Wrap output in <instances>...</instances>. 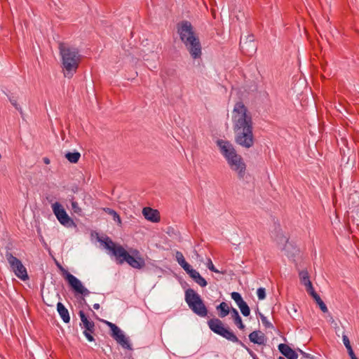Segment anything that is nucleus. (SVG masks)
I'll use <instances>...</instances> for the list:
<instances>
[{
  "label": "nucleus",
  "mask_w": 359,
  "mask_h": 359,
  "mask_svg": "<svg viewBox=\"0 0 359 359\" xmlns=\"http://www.w3.org/2000/svg\"><path fill=\"white\" fill-rule=\"evenodd\" d=\"M216 143L230 168L237 173L239 180H244L246 164L243 157L237 153L234 146L229 141L222 139L217 140Z\"/></svg>",
  "instance_id": "1"
},
{
  "label": "nucleus",
  "mask_w": 359,
  "mask_h": 359,
  "mask_svg": "<svg viewBox=\"0 0 359 359\" xmlns=\"http://www.w3.org/2000/svg\"><path fill=\"white\" fill-rule=\"evenodd\" d=\"M177 31L180 40L184 44L191 57L197 59L202 55V47L198 36L196 34L191 23L183 20L177 25Z\"/></svg>",
  "instance_id": "2"
},
{
  "label": "nucleus",
  "mask_w": 359,
  "mask_h": 359,
  "mask_svg": "<svg viewBox=\"0 0 359 359\" xmlns=\"http://www.w3.org/2000/svg\"><path fill=\"white\" fill-rule=\"evenodd\" d=\"M58 49L61 57L62 67L65 76L71 77L76 73L81 60V55L78 48L67 43L59 41Z\"/></svg>",
  "instance_id": "3"
},
{
  "label": "nucleus",
  "mask_w": 359,
  "mask_h": 359,
  "mask_svg": "<svg viewBox=\"0 0 359 359\" xmlns=\"http://www.w3.org/2000/svg\"><path fill=\"white\" fill-rule=\"evenodd\" d=\"M99 241L104 243V248L115 257L117 264H122L126 262L131 267L137 269H142L145 266V262L142 257L130 255L122 245L116 244L110 238L106 237L104 240Z\"/></svg>",
  "instance_id": "4"
},
{
  "label": "nucleus",
  "mask_w": 359,
  "mask_h": 359,
  "mask_svg": "<svg viewBox=\"0 0 359 359\" xmlns=\"http://www.w3.org/2000/svg\"><path fill=\"white\" fill-rule=\"evenodd\" d=\"M232 121L234 135L241 133H253L252 116L242 102L235 104Z\"/></svg>",
  "instance_id": "5"
},
{
  "label": "nucleus",
  "mask_w": 359,
  "mask_h": 359,
  "mask_svg": "<svg viewBox=\"0 0 359 359\" xmlns=\"http://www.w3.org/2000/svg\"><path fill=\"white\" fill-rule=\"evenodd\" d=\"M232 121L234 135L241 133H253L252 116L242 102L235 104Z\"/></svg>",
  "instance_id": "6"
},
{
  "label": "nucleus",
  "mask_w": 359,
  "mask_h": 359,
  "mask_svg": "<svg viewBox=\"0 0 359 359\" xmlns=\"http://www.w3.org/2000/svg\"><path fill=\"white\" fill-rule=\"evenodd\" d=\"M208 325L210 330L214 333L222 337L228 341L241 345L247 350L253 359H257V355L237 337L229 327H225L220 319L216 318H211L208 321Z\"/></svg>",
  "instance_id": "7"
},
{
  "label": "nucleus",
  "mask_w": 359,
  "mask_h": 359,
  "mask_svg": "<svg viewBox=\"0 0 359 359\" xmlns=\"http://www.w3.org/2000/svg\"><path fill=\"white\" fill-rule=\"evenodd\" d=\"M185 301L189 307L196 315L205 317L208 315V309L200 295L193 289L189 288L185 291Z\"/></svg>",
  "instance_id": "8"
},
{
  "label": "nucleus",
  "mask_w": 359,
  "mask_h": 359,
  "mask_svg": "<svg viewBox=\"0 0 359 359\" xmlns=\"http://www.w3.org/2000/svg\"><path fill=\"white\" fill-rule=\"evenodd\" d=\"M58 266L62 272L63 278L74 293L84 297L90 294V291L83 285L80 280L65 270L62 266L58 264Z\"/></svg>",
  "instance_id": "9"
},
{
  "label": "nucleus",
  "mask_w": 359,
  "mask_h": 359,
  "mask_svg": "<svg viewBox=\"0 0 359 359\" xmlns=\"http://www.w3.org/2000/svg\"><path fill=\"white\" fill-rule=\"evenodd\" d=\"M5 256L15 275L22 280H28L29 276L27 269L22 262L9 252H6Z\"/></svg>",
  "instance_id": "10"
},
{
  "label": "nucleus",
  "mask_w": 359,
  "mask_h": 359,
  "mask_svg": "<svg viewBox=\"0 0 359 359\" xmlns=\"http://www.w3.org/2000/svg\"><path fill=\"white\" fill-rule=\"evenodd\" d=\"M240 49L247 56H252L257 51V46L253 35H248L245 38L241 39Z\"/></svg>",
  "instance_id": "11"
},
{
  "label": "nucleus",
  "mask_w": 359,
  "mask_h": 359,
  "mask_svg": "<svg viewBox=\"0 0 359 359\" xmlns=\"http://www.w3.org/2000/svg\"><path fill=\"white\" fill-rule=\"evenodd\" d=\"M52 209L61 224L65 226H71L74 224L73 220L69 217L60 203L55 202L53 203L52 205Z\"/></svg>",
  "instance_id": "12"
},
{
  "label": "nucleus",
  "mask_w": 359,
  "mask_h": 359,
  "mask_svg": "<svg viewBox=\"0 0 359 359\" xmlns=\"http://www.w3.org/2000/svg\"><path fill=\"white\" fill-rule=\"evenodd\" d=\"M234 139L236 144L245 149H250L253 147L255 142L253 133L235 135Z\"/></svg>",
  "instance_id": "13"
},
{
  "label": "nucleus",
  "mask_w": 359,
  "mask_h": 359,
  "mask_svg": "<svg viewBox=\"0 0 359 359\" xmlns=\"http://www.w3.org/2000/svg\"><path fill=\"white\" fill-rule=\"evenodd\" d=\"M111 336L123 348L129 350L132 349L131 345L130 344L128 339L125 337L118 327H115V328L114 327V330H111Z\"/></svg>",
  "instance_id": "14"
},
{
  "label": "nucleus",
  "mask_w": 359,
  "mask_h": 359,
  "mask_svg": "<svg viewBox=\"0 0 359 359\" xmlns=\"http://www.w3.org/2000/svg\"><path fill=\"white\" fill-rule=\"evenodd\" d=\"M142 214L144 218L149 221L152 222H158L160 221V214L157 210L146 207L143 208Z\"/></svg>",
  "instance_id": "15"
},
{
  "label": "nucleus",
  "mask_w": 359,
  "mask_h": 359,
  "mask_svg": "<svg viewBox=\"0 0 359 359\" xmlns=\"http://www.w3.org/2000/svg\"><path fill=\"white\" fill-rule=\"evenodd\" d=\"M278 348L281 354L287 359H297L298 354L289 345L280 344Z\"/></svg>",
  "instance_id": "16"
},
{
  "label": "nucleus",
  "mask_w": 359,
  "mask_h": 359,
  "mask_svg": "<svg viewBox=\"0 0 359 359\" xmlns=\"http://www.w3.org/2000/svg\"><path fill=\"white\" fill-rule=\"evenodd\" d=\"M251 342L259 345H263L266 341V337L261 331H253L249 334Z\"/></svg>",
  "instance_id": "17"
},
{
  "label": "nucleus",
  "mask_w": 359,
  "mask_h": 359,
  "mask_svg": "<svg viewBox=\"0 0 359 359\" xmlns=\"http://www.w3.org/2000/svg\"><path fill=\"white\" fill-rule=\"evenodd\" d=\"M57 311L60 316L61 318L65 323H69L70 321V316L67 309L61 302L57 304Z\"/></svg>",
  "instance_id": "18"
},
{
  "label": "nucleus",
  "mask_w": 359,
  "mask_h": 359,
  "mask_svg": "<svg viewBox=\"0 0 359 359\" xmlns=\"http://www.w3.org/2000/svg\"><path fill=\"white\" fill-rule=\"evenodd\" d=\"M79 315L81 321L80 325L84 328V330L86 328H93V326L95 325V323L89 319L83 311H79Z\"/></svg>",
  "instance_id": "19"
},
{
  "label": "nucleus",
  "mask_w": 359,
  "mask_h": 359,
  "mask_svg": "<svg viewBox=\"0 0 359 359\" xmlns=\"http://www.w3.org/2000/svg\"><path fill=\"white\" fill-rule=\"evenodd\" d=\"M231 317L233 320V322L235 323V325L241 330H243L245 327V325L243 323V321H242V319H241V317L240 316L238 311L234 309V308H231Z\"/></svg>",
  "instance_id": "20"
},
{
  "label": "nucleus",
  "mask_w": 359,
  "mask_h": 359,
  "mask_svg": "<svg viewBox=\"0 0 359 359\" xmlns=\"http://www.w3.org/2000/svg\"><path fill=\"white\" fill-rule=\"evenodd\" d=\"M217 310L218 311V316L221 318L226 317L229 313H231V309H229V305L224 302H222L217 306Z\"/></svg>",
  "instance_id": "21"
},
{
  "label": "nucleus",
  "mask_w": 359,
  "mask_h": 359,
  "mask_svg": "<svg viewBox=\"0 0 359 359\" xmlns=\"http://www.w3.org/2000/svg\"><path fill=\"white\" fill-rule=\"evenodd\" d=\"M189 276L201 287H203L208 285L205 279L203 278L196 270L192 272Z\"/></svg>",
  "instance_id": "22"
},
{
  "label": "nucleus",
  "mask_w": 359,
  "mask_h": 359,
  "mask_svg": "<svg viewBox=\"0 0 359 359\" xmlns=\"http://www.w3.org/2000/svg\"><path fill=\"white\" fill-rule=\"evenodd\" d=\"M66 158L72 163H76L81 157V154L78 151L75 152H67L65 154Z\"/></svg>",
  "instance_id": "23"
},
{
  "label": "nucleus",
  "mask_w": 359,
  "mask_h": 359,
  "mask_svg": "<svg viewBox=\"0 0 359 359\" xmlns=\"http://www.w3.org/2000/svg\"><path fill=\"white\" fill-rule=\"evenodd\" d=\"M231 298L235 301V302L236 303V304L238 305V307H240L241 306H242L245 303H246L242 298L241 294L238 292H233L231 294Z\"/></svg>",
  "instance_id": "24"
},
{
  "label": "nucleus",
  "mask_w": 359,
  "mask_h": 359,
  "mask_svg": "<svg viewBox=\"0 0 359 359\" xmlns=\"http://www.w3.org/2000/svg\"><path fill=\"white\" fill-rule=\"evenodd\" d=\"M231 298L235 301V302L236 303V304L238 305V307H240L241 306H242L245 303H246L242 298L241 294L238 292H233L231 294Z\"/></svg>",
  "instance_id": "25"
},
{
  "label": "nucleus",
  "mask_w": 359,
  "mask_h": 359,
  "mask_svg": "<svg viewBox=\"0 0 359 359\" xmlns=\"http://www.w3.org/2000/svg\"><path fill=\"white\" fill-rule=\"evenodd\" d=\"M8 97L11 104L20 112L21 116L23 117V111L20 105L18 103L17 97L9 95H8Z\"/></svg>",
  "instance_id": "26"
},
{
  "label": "nucleus",
  "mask_w": 359,
  "mask_h": 359,
  "mask_svg": "<svg viewBox=\"0 0 359 359\" xmlns=\"http://www.w3.org/2000/svg\"><path fill=\"white\" fill-rule=\"evenodd\" d=\"M104 211L106 213L111 215L115 222H117L118 223H121V219L119 215L114 210L109 208H104Z\"/></svg>",
  "instance_id": "27"
},
{
  "label": "nucleus",
  "mask_w": 359,
  "mask_h": 359,
  "mask_svg": "<svg viewBox=\"0 0 359 359\" xmlns=\"http://www.w3.org/2000/svg\"><path fill=\"white\" fill-rule=\"evenodd\" d=\"M95 325L93 326V328H86L83 331V334L87 338L89 341H95V339L93 336L95 334Z\"/></svg>",
  "instance_id": "28"
},
{
  "label": "nucleus",
  "mask_w": 359,
  "mask_h": 359,
  "mask_svg": "<svg viewBox=\"0 0 359 359\" xmlns=\"http://www.w3.org/2000/svg\"><path fill=\"white\" fill-rule=\"evenodd\" d=\"M299 278L301 280L302 284L306 285L311 283V280L309 279V275L307 271H302L299 272Z\"/></svg>",
  "instance_id": "29"
},
{
  "label": "nucleus",
  "mask_w": 359,
  "mask_h": 359,
  "mask_svg": "<svg viewBox=\"0 0 359 359\" xmlns=\"http://www.w3.org/2000/svg\"><path fill=\"white\" fill-rule=\"evenodd\" d=\"M313 299L323 312H327L328 310L327 306L325 305V304L323 302V301L321 299L320 297L318 294H316Z\"/></svg>",
  "instance_id": "30"
},
{
  "label": "nucleus",
  "mask_w": 359,
  "mask_h": 359,
  "mask_svg": "<svg viewBox=\"0 0 359 359\" xmlns=\"http://www.w3.org/2000/svg\"><path fill=\"white\" fill-rule=\"evenodd\" d=\"M74 199V196H72L71 200L72 208L75 213L80 214L81 212V208L79 206L78 203Z\"/></svg>",
  "instance_id": "31"
},
{
  "label": "nucleus",
  "mask_w": 359,
  "mask_h": 359,
  "mask_svg": "<svg viewBox=\"0 0 359 359\" xmlns=\"http://www.w3.org/2000/svg\"><path fill=\"white\" fill-rule=\"evenodd\" d=\"M239 309L244 316H250V309L247 303H245L243 305L241 306Z\"/></svg>",
  "instance_id": "32"
},
{
  "label": "nucleus",
  "mask_w": 359,
  "mask_h": 359,
  "mask_svg": "<svg viewBox=\"0 0 359 359\" xmlns=\"http://www.w3.org/2000/svg\"><path fill=\"white\" fill-rule=\"evenodd\" d=\"M306 292L313 298L316 294H318L313 287L312 283L305 285Z\"/></svg>",
  "instance_id": "33"
},
{
  "label": "nucleus",
  "mask_w": 359,
  "mask_h": 359,
  "mask_svg": "<svg viewBox=\"0 0 359 359\" xmlns=\"http://www.w3.org/2000/svg\"><path fill=\"white\" fill-rule=\"evenodd\" d=\"M181 266L189 276L191 274L192 272L195 271V269H192L191 266L187 262L181 264Z\"/></svg>",
  "instance_id": "34"
},
{
  "label": "nucleus",
  "mask_w": 359,
  "mask_h": 359,
  "mask_svg": "<svg viewBox=\"0 0 359 359\" xmlns=\"http://www.w3.org/2000/svg\"><path fill=\"white\" fill-rule=\"evenodd\" d=\"M175 257H176V259H177L178 264L180 266H181V264H184L186 262V260L184 259V257L183 256V254L180 251H177Z\"/></svg>",
  "instance_id": "35"
},
{
  "label": "nucleus",
  "mask_w": 359,
  "mask_h": 359,
  "mask_svg": "<svg viewBox=\"0 0 359 359\" xmlns=\"http://www.w3.org/2000/svg\"><path fill=\"white\" fill-rule=\"evenodd\" d=\"M258 299L260 300L264 299L266 297V291L264 287H259L257 291Z\"/></svg>",
  "instance_id": "36"
},
{
  "label": "nucleus",
  "mask_w": 359,
  "mask_h": 359,
  "mask_svg": "<svg viewBox=\"0 0 359 359\" xmlns=\"http://www.w3.org/2000/svg\"><path fill=\"white\" fill-rule=\"evenodd\" d=\"M208 268L213 272L219 273V271L215 267L214 264L212 262V260L210 259H208V263H207Z\"/></svg>",
  "instance_id": "37"
},
{
  "label": "nucleus",
  "mask_w": 359,
  "mask_h": 359,
  "mask_svg": "<svg viewBox=\"0 0 359 359\" xmlns=\"http://www.w3.org/2000/svg\"><path fill=\"white\" fill-rule=\"evenodd\" d=\"M342 339H343L344 344L346 346L347 350L349 349L350 348H352L351 346V343H350L349 339H348V337L346 335L344 334L342 336Z\"/></svg>",
  "instance_id": "38"
},
{
  "label": "nucleus",
  "mask_w": 359,
  "mask_h": 359,
  "mask_svg": "<svg viewBox=\"0 0 359 359\" xmlns=\"http://www.w3.org/2000/svg\"><path fill=\"white\" fill-rule=\"evenodd\" d=\"M262 322L266 328H273V325L268 321L266 317L262 318Z\"/></svg>",
  "instance_id": "39"
},
{
  "label": "nucleus",
  "mask_w": 359,
  "mask_h": 359,
  "mask_svg": "<svg viewBox=\"0 0 359 359\" xmlns=\"http://www.w3.org/2000/svg\"><path fill=\"white\" fill-rule=\"evenodd\" d=\"M347 351H348L349 356L351 357V359H358L357 357L355 356L352 348H350Z\"/></svg>",
  "instance_id": "40"
},
{
  "label": "nucleus",
  "mask_w": 359,
  "mask_h": 359,
  "mask_svg": "<svg viewBox=\"0 0 359 359\" xmlns=\"http://www.w3.org/2000/svg\"><path fill=\"white\" fill-rule=\"evenodd\" d=\"M105 323L108 325V327L110 328L111 331L114 330V327L115 328V327H117L115 324H114L111 322L105 321Z\"/></svg>",
  "instance_id": "41"
},
{
  "label": "nucleus",
  "mask_w": 359,
  "mask_h": 359,
  "mask_svg": "<svg viewBox=\"0 0 359 359\" xmlns=\"http://www.w3.org/2000/svg\"><path fill=\"white\" fill-rule=\"evenodd\" d=\"M43 301L48 306H53V305H54L53 302H48V298L47 297H46V299L43 297Z\"/></svg>",
  "instance_id": "42"
},
{
  "label": "nucleus",
  "mask_w": 359,
  "mask_h": 359,
  "mask_svg": "<svg viewBox=\"0 0 359 359\" xmlns=\"http://www.w3.org/2000/svg\"><path fill=\"white\" fill-rule=\"evenodd\" d=\"M43 163H44L45 164H46V165H48V164H50V159H49L48 157H44V158H43Z\"/></svg>",
  "instance_id": "43"
},
{
  "label": "nucleus",
  "mask_w": 359,
  "mask_h": 359,
  "mask_svg": "<svg viewBox=\"0 0 359 359\" xmlns=\"http://www.w3.org/2000/svg\"><path fill=\"white\" fill-rule=\"evenodd\" d=\"M298 351L300 352L301 354H302L304 357H306V358H309V354L308 353H306L305 352H304L303 351H302L301 349H298Z\"/></svg>",
  "instance_id": "44"
},
{
  "label": "nucleus",
  "mask_w": 359,
  "mask_h": 359,
  "mask_svg": "<svg viewBox=\"0 0 359 359\" xmlns=\"http://www.w3.org/2000/svg\"><path fill=\"white\" fill-rule=\"evenodd\" d=\"M100 304H93V308L96 310L99 309H100Z\"/></svg>",
  "instance_id": "45"
},
{
  "label": "nucleus",
  "mask_w": 359,
  "mask_h": 359,
  "mask_svg": "<svg viewBox=\"0 0 359 359\" xmlns=\"http://www.w3.org/2000/svg\"><path fill=\"white\" fill-rule=\"evenodd\" d=\"M259 316L262 319V318L265 317L262 313H259Z\"/></svg>",
  "instance_id": "46"
},
{
  "label": "nucleus",
  "mask_w": 359,
  "mask_h": 359,
  "mask_svg": "<svg viewBox=\"0 0 359 359\" xmlns=\"http://www.w3.org/2000/svg\"><path fill=\"white\" fill-rule=\"evenodd\" d=\"M56 297H57L58 299H60V294H59L58 293H56Z\"/></svg>",
  "instance_id": "47"
},
{
  "label": "nucleus",
  "mask_w": 359,
  "mask_h": 359,
  "mask_svg": "<svg viewBox=\"0 0 359 359\" xmlns=\"http://www.w3.org/2000/svg\"><path fill=\"white\" fill-rule=\"evenodd\" d=\"M135 252L137 255H138L139 252L137 250H135Z\"/></svg>",
  "instance_id": "48"
}]
</instances>
